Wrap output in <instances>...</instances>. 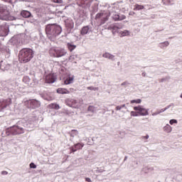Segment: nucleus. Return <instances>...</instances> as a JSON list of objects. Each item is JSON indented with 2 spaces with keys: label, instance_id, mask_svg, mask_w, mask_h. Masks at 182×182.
Listing matches in <instances>:
<instances>
[{
  "label": "nucleus",
  "instance_id": "obj_1",
  "mask_svg": "<svg viewBox=\"0 0 182 182\" xmlns=\"http://www.w3.org/2000/svg\"><path fill=\"white\" fill-rule=\"evenodd\" d=\"M33 58V50L31 48H23L18 53L20 63H28Z\"/></svg>",
  "mask_w": 182,
  "mask_h": 182
},
{
  "label": "nucleus",
  "instance_id": "obj_2",
  "mask_svg": "<svg viewBox=\"0 0 182 182\" xmlns=\"http://www.w3.org/2000/svg\"><path fill=\"white\" fill-rule=\"evenodd\" d=\"M61 32L62 28L58 25H48L46 28V33L50 36H58V35H60Z\"/></svg>",
  "mask_w": 182,
  "mask_h": 182
},
{
  "label": "nucleus",
  "instance_id": "obj_3",
  "mask_svg": "<svg viewBox=\"0 0 182 182\" xmlns=\"http://www.w3.org/2000/svg\"><path fill=\"white\" fill-rule=\"evenodd\" d=\"M0 19L1 21H12L14 17L11 16V11L6 6H0Z\"/></svg>",
  "mask_w": 182,
  "mask_h": 182
},
{
  "label": "nucleus",
  "instance_id": "obj_4",
  "mask_svg": "<svg viewBox=\"0 0 182 182\" xmlns=\"http://www.w3.org/2000/svg\"><path fill=\"white\" fill-rule=\"evenodd\" d=\"M109 18H110V12L103 11L96 14L95 21H100V25H103L109 21Z\"/></svg>",
  "mask_w": 182,
  "mask_h": 182
},
{
  "label": "nucleus",
  "instance_id": "obj_5",
  "mask_svg": "<svg viewBox=\"0 0 182 182\" xmlns=\"http://www.w3.org/2000/svg\"><path fill=\"white\" fill-rule=\"evenodd\" d=\"M6 133L7 136H9V134L16 136L17 134H23V133H25V129L19 126H14L7 129Z\"/></svg>",
  "mask_w": 182,
  "mask_h": 182
},
{
  "label": "nucleus",
  "instance_id": "obj_6",
  "mask_svg": "<svg viewBox=\"0 0 182 182\" xmlns=\"http://www.w3.org/2000/svg\"><path fill=\"white\" fill-rule=\"evenodd\" d=\"M12 105V99L7 98L3 99L0 101V112H2L4 109H6L9 106Z\"/></svg>",
  "mask_w": 182,
  "mask_h": 182
},
{
  "label": "nucleus",
  "instance_id": "obj_7",
  "mask_svg": "<svg viewBox=\"0 0 182 182\" xmlns=\"http://www.w3.org/2000/svg\"><path fill=\"white\" fill-rule=\"evenodd\" d=\"M26 103L28 109H38V107H41V102L36 100H30Z\"/></svg>",
  "mask_w": 182,
  "mask_h": 182
},
{
  "label": "nucleus",
  "instance_id": "obj_8",
  "mask_svg": "<svg viewBox=\"0 0 182 182\" xmlns=\"http://www.w3.org/2000/svg\"><path fill=\"white\" fill-rule=\"evenodd\" d=\"M134 110L138 112L139 116H147L149 114V111L141 107V106L134 107Z\"/></svg>",
  "mask_w": 182,
  "mask_h": 182
},
{
  "label": "nucleus",
  "instance_id": "obj_9",
  "mask_svg": "<svg viewBox=\"0 0 182 182\" xmlns=\"http://www.w3.org/2000/svg\"><path fill=\"white\" fill-rule=\"evenodd\" d=\"M85 144L83 143H77L74 144V146L70 147V153H75V151H77V150H82Z\"/></svg>",
  "mask_w": 182,
  "mask_h": 182
},
{
  "label": "nucleus",
  "instance_id": "obj_10",
  "mask_svg": "<svg viewBox=\"0 0 182 182\" xmlns=\"http://www.w3.org/2000/svg\"><path fill=\"white\" fill-rule=\"evenodd\" d=\"M9 27L6 25L0 26V36H8Z\"/></svg>",
  "mask_w": 182,
  "mask_h": 182
},
{
  "label": "nucleus",
  "instance_id": "obj_11",
  "mask_svg": "<svg viewBox=\"0 0 182 182\" xmlns=\"http://www.w3.org/2000/svg\"><path fill=\"white\" fill-rule=\"evenodd\" d=\"M56 82V75L55 74H48L46 77V83H54Z\"/></svg>",
  "mask_w": 182,
  "mask_h": 182
},
{
  "label": "nucleus",
  "instance_id": "obj_12",
  "mask_svg": "<svg viewBox=\"0 0 182 182\" xmlns=\"http://www.w3.org/2000/svg\"><path fill=\"white\" fill-rule=\"evenodd\" d=\"M65 103L66 105L69 106L70 107H76V103H77V102L76 100L68 99L66 100Z\"/></svg>",
  "mask_w": 182,
  "mask_h": 182
},
{
  "label": "nucleus",
  "instance_id": "obj_13",
  "mask_svg": "<svg viewBox=\"0 0 182 182\" xmlns=\"http://www.w3.org/2000/svg\"><path fill=\"white\" fill-rule=\"evenodd\" d=\"M68 53L63 48H57V55L56 58H62V56H65Z\"/></svg>",
  "mask_w": 182,
  "mask_h": 182
},
{
  "label": "nucleus",
  "instance_id": "obj_14",
  "mask_svg": "<svg viewBox=\"0 0 182 182\" xmlns=\"http://www.w3.org/2000/svg\"><path fill=\"white\" fill-rule=\"evenodd\" d=\"M112 19L115 21H123L124 19H126V16L122 15L120 16L119 14H113Z\"/></svg>",
  "mask_w": 182,
  "mask_h": 182
},
{
  "label": "nucleus",
  "instance_id": "obj_15",
  "mask_svg": "<svg viewBox=\"0 0 182 182\" xmlns=\"http://www.w3.org/2000/svg\"><path fill=\"white\" fill-rule=\"evenodd\" d=\"M57 93H59L60 95H69L70 92H69L66 88L60 87L57 89Z\"/></svg>",
  "mask_w": 182,
  "mask_h": 182
},
{
  "label": "nucleus",
  "instance_id": "obj_16",
  "mask_svg": "<svg viewBox=\"0 0 182 182\" xmlns=\"http://www.w3.org/2000/svg\"><path fill=\"white\" fill-rule=\"evenodd\" d=\"M58 53V48H51L49 50V54L50 55V56H53V58H56Z\"/></svg>",
  "mask_w": 182,
  "mask_h": 182
},
{
  "label": "nucleus",
  "instance_id": "obj_17",
  "mask_svg": "<svg viewBox=\"0 0 182 182\" xmlns=\"http://www.w3.org/2000/svg\"><path fill=\"white\" fill-rule=\"evenodd\" d=\"M21 16L23 18H31L32 16V14L26 10H23L21 13Z\"/></svg>",
  "mask_w": 182,
  "mask_h": 182
},
{
  "label": "nucleus",
  "instance_id": "obj_18",
  "mask_svg": "<svg viewBox=\"0 0 182 182\" xmlns=\"http://www.w3.org/2000/svg\"><path fill=\"white\" fill-rule=\"evenodd\" d=\"M90 28H89V26H86L82 28L81 31H80V33L81 35H87V33H89V30Z\"/></svg>",
  "mask_w": 182,
  "mask_h": 182
},
{
  "label": "nucleus",
  "instance_id": "obj_19",
  "mask_svg": "<svg viewBox=\"0 0 182 182\" xmlns=\"http://www.w3.org/2000/svg\"><path fill=\"white\" fill-rule=\"evenodd\" d=\"M75 79V77L74 76H69L68 77L65 81H64V85H70V83H73V80Z\"/></svg>",
  "mask_w": 182,
  "mask_h": 182
},
{
  "label": "nucleus",
  "instance_id": "obj_20",
  "mask_svg": "<svg viewBox=\"0 0 182 182\" xmlns=\"http://www.w3.org/2000/svg\"><path fill=\"white\" fill-rule=\"evenodd\" d=\"M48 109H55V110H59L60 109V107L59 106V105L56 103H51L48 105Z\"/></svg>",
  "mask_w": 182,
  "mask_h": 182
},
{
  "label": "nucleus",
  "instance_id": "obj_21",
  "mask_svg": "<svg viewBox=\"0 0 182 182\" xmlns=\"http://www.w3.org/2000/svg\"><path fill=\"white\" fill-rule=\"evenodd\" d=\"M108 29L109 31H112V33H114L115 32H117L119 31V28L117 26L112 24L108 27Z\"/></svg>",
  "mask_w": 182,
  "mask_h": 182
},
{
  "label": "nucleus",
  "instance_id": "obj_22",
  "mask_svg": "<svg viewBox=\"0 0 182 182\" xmlns=\"http://www.w3.org/2000/svg\"><path fill=\"white\" fill-rule=\"evenodd\" d=\"M102 58H106L107 59H111L113 60L114 55L110 54L109 53H105L102 55Z\"/></svg>",
  "mask_w": 182,
  "mask_h": 182
},
{
  "label": "nucleus",
  "instance_id": "obj_23",
  "mask_svg": "<svg viewBox=\"0 0 182 182\" xmlns=\"http://www.w3.org/2000/svg\"><path fill=\"white\" fill-rule=\"evenodd\" d=\"M119 35L121 38H123L124 36H129V35H130V32L127 30H125L124 31H120Z\"/></svg>",
  "mask_w": 182,
  "mask_h": 182
},
{
  "label": "nucleus",
  "instance_id": "obj_24",
  "mask_svg": "<svg viewBox=\"0 0 182 182\" xmlns=\"http://www.w3.org/2000/svg\"><path fill=\"white\" fill-rule=\"evenodd\" d=\"M164 132H166V133H171V126H170V124H166L164 127Z\"/></svg>",
  "mask_w": 182,
  "mask_h": 182
},
{
  "label": "nucleus",
  "instance_id": "obj_25",
  "mask_svg": "<svg viewBox=\"0 0 182 182\" xmlns=\"http://www.w3.org/2000/svg\"><path fill=\"white\" fill-rule=\"evenodd\" d=\"M144 8V6L140 4H135L134 11H141Z\"/></svg>",
  "mask_w": 182,
  "mask_h": 182
},
{
  "label": "nucleus",
  "instance_id": "obj_26",
  "mask_svg": "<svg viewBox=\"0 0 182 182\" xmlns=\"http://www.w3.org/2000/svg\"><path fill=\"white\" fill-rule=\"evenodd\" d=\"M67 46H68V49H69V50H70V52H72L73 50H75V49H76V46L73 45V44H71L70 43H68L67 44Z\"/></svg>",
  "mask_w": 182,
  "mask_h": 182
},
{
  "label": "nucleus",
  "instance_id": "obj_27",
  "mask_svg": "<svg viewBox=\"0 0 182 182\" xmlns=\"http://www.w3.org/2000/svg\"><path fill=\"white\" fill-rule=\"evenodd\" d=\"M87 112H90V113H95V112H96V107H95L93 105H90L87 107Z\"/></svg>",
  "mask_w": 182,
  "mask_h": 182
},
{
  "label": "nucleus",
  "instance_id": "obj_28",
  "mask_svg": "<svg viewBox=\"0 0 182 182\" xmlns=\"http://www.w3.org/2000/svg\"><path fill=\"white\" fill-rule=\"evenodd\" d=\"M23 82H24V83H27V85H29V82H31V79L28 76L24 77L23 78Z\"/></svg>",
  "mask_w": 182,
  "mask_h": 182
},
{
  "label": "nucleus",
  "instance_id": "obj_29",
  "mask_svg": "<svg viewBox=\"0 0 182 182\" xmlns=\"http://www.w3.org/2000/svg\"><path fill=\"white\" fill-rule=\"evenodd\" d=\"M66 26L69 28L70 29H73L74 26L73 21H70L69 23H66Z\"/></svg>",
  "mask_w": 182,
  "mask_h": 182
},
{
  "label": "nucleus",
  "instance_id": "obj_30",
  "mask_svg": "<svg viewBox=\"0 0 182 182\" xmlns=\"http://www.w3.org/2000/svg\"><path fill=\"white\" fill-rule=\"evenodd\" d=\"M133 103L140 104L141 103V100L138 99V100H131V104H133Z\"/></svg>",
  "mask_w": 182,
  "mask_h": 182
},
{
  "label": "nucleus",
  "instance_id": "obj_31",
  "mask_svg": "<svg viewBox=\"0 0 182 182\" xmlns=\"http://www.w3.org/2000/svg\"><path fill=\"white\" fill-rule=\"evenodd\" d=\"M170 107L171 105H168L166 107L160 109V111L158 113H163V112H166V110H167V109H170Z\"/></svg>",
  "mask_w": 182,
  "mask_h": 182
},
{
  "label": "nucleus",
  "instance_id": "obj_32",
  "mask_svg": "<svg viewBox=\"0 0 182 182\" xmlns=\"http://www.w3.org/2000/svg\"><path fill=\"white\" fill-rule=\"evenodd\" d=\"M123 107H126V105H122L121 106H117L116 110H122V109H123Z\"/></svg>",
  "mask_w": 182,
  "mask_h": 182
},
{
  "label": "nucleus",
  "instance_id": "obj_33",
  "mask_svg": "<svg viewBox=\"0 0 182 182\" xmlns=\"http://www.w3.org/2000/svg\"><path fill=\"white\" fill-rule=\"evenodd\" d=\"M53 2H54V4H63V0H53Z\"/></svg>",
  "mask_w": 182,
  "mask_h": 182
},
{
  "label": "nucleus",
  "instance_id": "obj_34",
  "mask_svg": "<svg viewBox=\"0 0 182 182\" xmlns=\"http://www.w3.org/2000/svg\"><path fill=\"white\" fill-rule=\"evenodd\" d=\"M161 45H162V46H168V45H170V43H168V41H165L164 43H161Z\"/></svg>",
  "mask_w": 182,
  "mask_h": 182
},
{
  "label": "nucleus",
  "instance_id": "obj_35",
  "mask_svg": "<svg viewBox=\"0 0 182 182\" xmlns=\"http://www.w3.org/2000/svg\"><path fill=\"white\" fill-rule=\"evenodd\" d=\"M169 123L170 124H174V123H177V119H171Z\"/></svg>",
  "mask_w": 182,
  "mask_h": 182
},
{
  "label": "nucleus",
  "instance_id": "obj_36",
  "mask_svg": "<svg viewBox=\"0 0 182 182\" xmlns=\"http://www.w3.org/2000/svg\"><path fill=\"white\" fill-rule=\"evenodd\" d=\"M30 168H36V165H35V164H33V163H31Z\"/></svg>",
  "mask_w": 182,
  "mask_h": 182
},
{
  "label": "nucleus",
  "instance_id": "obj_37",
  "mask_svg": "<svg viewBox=\"0 0 182 182\" xmlns=\"http://www.w3.org/2000/svg\"><path fill=\"white\" fill-rule=\"evenodd\" d=\"M131 113L133 116H140V114H139V112H132Z\"/></svg>",
  "mask_w": 182,
  "mask_h": 182
},
{
  "label": "nucleus",
  "instance_id": "obj_38",
  "mask_svg": "<svg viewBox=\"0 0 182 182\" xmlns=\"http://www.w3.org/2000/svg\"><path fill=\"white\" fill-rule=\"evenodd\" d=\"M126 85H129V83L127 82V81H125L121 84L122 86H126Z\"/></svg>",
  "mask_w": 182,
  "mask_h": 182
},
{
  "label": "nucleus",
  "instance_id": "obj_39",
  "mask_svg": "<svg viewBox=\"0 0 182 182\" xmlns=\"http://www.w3.org/2000/svg\"><path fill=\"white\" fill-rule=\"evenodd\" d=\"M141 139L147 140V139H149V135L141 136Z\"/></svg>",
  "mask_w": 182,
  "mask_h": 182
},
{
  "label": "nucleus",
  "instance_id": "obj_40",
  "mask_svg": "<svg viewBox=\"0 0 182 182\" xmlns=\"http://www.w3.org/2000/svg\"><path fill=\"white\" fill-rule=\"evenodd\" d=\"M85 181L92 182V179H90V178H86Z\"/></svg>",
  "mask_w": 182,
  "mask_h": 182
},
{
  "label": "nucleus",
  "instance_id": "obj_41",
  "mask_svg": "<svg viewBox=\"0 0 182 182\" xmlns=\"http://www.w3.org/2000/svg\"><path fill=\"white\" fill-rule=\"evenodd\" d=\"M1 174H3V175H6V174H8V172H7L6 171H3L1 172Z\"/></svg>",
  "mask_w": 182,
  "mask_h": 182
},
{
  "label": "nucleus",
  "instance_id": "obj_42",
  "mask_svg": "<svg viewBox=\"0 0 182 182\" xmlns=\"http://www.w3.org/2000/svg\"><path fill=\"white\" fill-rule=\"evenodd\" d=\"M73 132L75 133V135L78 134L77 130L73 129V130H72V133H73Z\"/></svg>",
  "mask_w": 182,
  "mask_h": 182
},
{
  "label": "nucleus",
  "instance_id": "obj_43",
  "mask_svg": "<svg viewBox=\"0 0 182 182\" xmlns=\"http://www.w3.org/2000/svg\"><path fill=\"white\" fill-rule=\"evenodd\" d=\"M181 97L182 98V93H181Z\"/></svg>",
  "mask_w": 182,
  "mask_h": 182
}]
</instances>
